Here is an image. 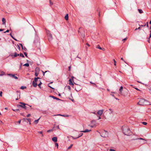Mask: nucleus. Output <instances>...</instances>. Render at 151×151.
<instances>
[{"label": "nucleus", "mask_w": 151, "mask_h": 151, "mask_svg": "<svg viewBox=\"0 0 151 151\" xmlns=\"http://www.w3.org/2000/svg\"><path fill=\"white\" fill-rule=\"evenodd\" d=\"M122 129L124 134L127 136H130L132 134L129 128L127 126L122 127Z\"/></svg>", "instance_id": "f257e3e1"}, {"label": "nucleus", "mask_w": 151, "mask_h": 151, "mask_svg": "<svg viewBox=\"0 0 151 151\" xmlns=\"http://www.w3.org/2000/svg\"><path fill=\"white\" fill-rule=\"evenodd\" d=\"M19 103L20 104H17V106L18 108H19L20 107H21L25 109H27V107L25 106V105H28L27 104L24 103L22 102H20Z\"/></svg>", "instance_id": "f03ea898"}, {"label": "nucleus", "mask_w": 151, "mask_h": 151, "mask_svg": "<svg viewBox=\"0 0 151 151\" xmlns=\"http://www.w3.org/2000/svg\"><path fill=\"white\" fill-rule=\"evenodd\" d=\"M148 101L144 99H141L137 103L138 105H143L145 104V102H148Z\"/></svg>", "instance_id": "7ed1b4c3"}, {"label": "nucleus", "mask_w": 151, "mask_h": 151, "mask_svg": "<svg viewBox=\"0 0 151 151\" xmlns=\"http://www.w3.org/2000/svg\"><path fill=\"white\" fill-rule=\"evenodd\" d=\"M46 33L49 41H50L52 40V37L50 32L48 30H47L46 31Z\"/></svg>", "instance_id": "20e7f679"}, {"label": "nucleus", "mask_w": 151, "mask_h": 151, "mask_svg": "<svg viewBox=\"0 0 151 151\" xmlns=\"http://www.w3.org/2000/svg\"><path fill=\"white\" fill-rule=\"evenodd\" d=\"M40 78L38 77H35L34 78V81H32V84L34 87H37V82L38 81V79Z\"/></svg>", "instance_id": "39448f33"}, {"label": "nucleus", "mask_w": 151, "mask_h": 151, "mask_svg": "<svg viewBox=\"0 0 151 151\" xmlns=\"http://www.w3.org/2000/svg\"><path fill=\"white\" fill-rule=\"evenodd\" d=\"M34 43L35 44V45H36V47L39 46V47H38V48L39 49L40 48L39 47L40 45V42H39V39L37 37V39L35 40L34 42Z\"/></svg>", "instance_id": "423d86ee"}, {"label": "nucleus", "mask_w": 151, "mask_h": 151, "mask_svg": "<svg viewBox=\"0 0 151 151\" xmlns=\"http://www.w3.org/2000/svg\"><path fill=\"white\" fill-rule=\"evenodd\" d=\"M108 132L107 131L104 130L101 134V136L103 137H106L108 136Z\"/></svg>", "instance_id": "0eeeda50"}, {"label": "nucleus", "mask_w": 151, "mask_h": 151, "mask_svg": "<svg viewBox=\"0 0 151 151\" xmlns=\"http://www.w3.org/2000/svg\"><path fill=\"white\" fill-rule=\"evenodd\" d=\"M8 75L10 76V77H13L15 79H17L18 78V77L17 76H15V74H8Z\"/></svg>", "instance_id": "6e6552de"}, {"label": "nucleus", "mask_w": 151, "mask_h": 151, "mask_svg": "<svg viewBox=\"0 0 151 151\" xmlns=\"http://www.w3.org/2000/svg\"><path fill=\"white\" fill-rule=\"evenodd\" d=\"M10 55L12 57H13L14 58H15L19 56V54H17V52H15L14 53V54L13 55L12 54H10Z\"/></svg>", "instance_id": "1a4fd4ad"}, {"label": "nucleus", "mask_w": 151, "mask_h": 151, "mask_svg": "<svg viewBox=\"0 0 151 151\" xmlns=\"http://www.w3.org/2000/svg\"><path fill=\"white\" fill-rule=\"evenodd\" d=\"M49 97H51V98H52L53 99H56L57 100H60V101H61L62 100L61 99H60L54 96H51V95H50L49 96Z\"/></svg>", "instance_id": "9d476101"}, {"label": "nucleus", "mask_w": 151, "mask_h": 151, "mask_svg": "<svg viewBox=\"0 0 151 151\" xmlns=\"http://www.w3.org/2000/svg\"><path fill=\"white\" fill-rule=\"evenodd\" d=\"M78 87H80V86L77 84V86L75 87V90L77 92L81 90V88H78Z\"/></svg>", "instance_id": "9b49d317"}, {"label": "nucleus", "mask_w": 151, "mask_h": 151, "mask_svg": "<svg viewBox=\"0 0 151 151\" xmlns=\"http://www.w3.org/2000/svg\"><path fill=\"white\" fill-rule=\"evenodd\" d=\"M103 112V110L102 109L101 110H100L98 111L97 112V114L100 116H101Z\"/></svg>", "instance_id": "f8f14e48"}, {"label": "nucleus", "mask_w": 151, "mask_h": 151, "mask_svg": "<svg viewBox=\"0 0 151 151\" xmlns=\"http://www.w3.org/2000/svg\"><path fill=\"white\" fill-rule=\"evenodd\" d=\"M91 131V129L88 130V129H86L85 130L80 131V132L86 133V132H90Z\"/></svg>", "instance_id": "ddd939ff"}, {"label": "nucleus", "mask_w": 151, "mask_h": 151, "mask_svg": "<svg viewBox=\"0 0 151 151\" xmlns=\"http://www.w3.org/2000/svg\"><path fill=\"white\" fill-rule=\"evenodd\" d=\"M52 140L54 142H56L57 141V138L56 137H54L52 138Z\"/></svg>", "instance_id": "4468645a"}, {"label": "nucleus", "mask_w": 151, "mask_h": 151, "mask_svg": "<svg viewBox=\"0 0 151 151\" xmlns=\"http://www.w3.org/2000/svg\"><path fill=\"white\" fill-rule=\"evenodd\" d=\"M69 84L70 85H72V86H74V84L73 83V82H72V80L71 79H69Z\"/></svg>", "instance_id": "2eb2a0df"}, {"label": "nucleus", "mask_w": 151, "mask_h": 151, "mask_svg": "<svg viewBox=\"0 0 151 151\" xmlns=\"http://www.w3.org/2000/svg\"><path fill=\"white\" fill-rule=\"evenodd\" d=\"M123 89V87L122 86H120V89H119V93H121Z\"/></svg>", "instance_id": "dca6fc26"}, {"label": "nucleus", "mask_w": 151, "mask_h": 151, "mask_svg": "<svg viewBox=\"0 0 151 151\" xmlns=\"http://www.w3.org/2000/svg\"><path fill=\"white\" fill-rule=\"evenodd\" d=\"M2 24H5L6 23V20L4 18H3L2 19Z\"/></svg>", "instance_id": "f3484780"}, {"label": "nucleus", "mask_w": 151, "mask_h": 151, "mask_svg": "<svg viewBox=\"0 0 151 151\" xmlns=\"http://www.w3.org/2000/svg\"><path fill=\"white\" fill-rule=\"evenodd\" d=\"M65 18L66 20H68V14H66Z\"/></svg>", "instance_id": "a211bd4d"}, {"label": "nucleus", "mask_w": 151, "mask_h": 151, "mask_svg": "<svg viewBox=\"0 0 151 151\" xmlns=\"http://www.w3.org/2000/svg\"><path fill=\"white\" fill-rule=\"evenodd\" d=\"M40 117L38 119H37V120H35V122L36 124H37L38 123V122H39V120L40 119Z\"/></svg>", "instance_id": "6ab92c4d"}, {"label": "nucleus", "mask_w": 151, "mask_h": 151, "mask_svg": "<svg viewBox=\"0 0 151 151\" xmlns=\"http://www.w3.org/2000/svg\"><path fill=\"white\" fill-rule=\"evenodd\" d=\"M19 56L20 57H21L23 58H24V56L23 54L22 53H20L19 54Z\"/></svg>", "instance_id": "aec40b11"}, {"label": "nucleus", "mask_w": 151, "mask_h": 151, "mask_svg": "<svg viewBox=\"0 0 151 151\" xmlns=\"http://www.w3.org/2000/svg\"><path fill=\"white\" fill-rule=\"evenodd\" d=\"M23 66H25L27 67H28L29 66V64L28 63H26L24 64Z\"/></svg>", "instance_id": "412c9836"}, {"label": "nucleus", "mask_w": 151, "mask_h": 151, "mask_svg": "<svg viewBox=\"0 0 151 151\" xmlns=\"http://www.w3.org/2000/svg\"><path fill=\"white\" fill-rule=\"evenodd\" d=\"M83 135V133H81L79 134L78 135V136L77 137V138H79L80 137H81Z\"/></svg>", "instance_id": "4be33fe9"}, {"label": "nucleus", "mask_w": 151, "mask_h": 151, "mask_svg": "<svg viewBox=\"0 0 151 151\" xmlns=\"http://www.w3.org/2000/svg\"><path fill=\"white\" fill-rule=\"evenodd\" d=\"M52 82H50V83H49L48 84V87H50V88H51L52 89H54V88H53L52 87H51L49 85L51 84V83H52Z\"/></svg>", "instance_id": "5701e85b"}, {"label": "nucleus", "mask_w": 151, "mask_h": 151, "mask_svg": "<svg viewBox=\"0 0 151 151\" xmlns=\"http://www.w3.org/2000/svg\"><path fill=\"white\" fill-rule=\"evenodd\" d=\"M39 81H40V83L37 85L40 88H41L40 86H41V85L42 84V83L41 82L40 80H39Z\"/></svg>", "instance_id": "b1692460"}, {"label": "nucleus", "mask_w": 151, "mask_h": 151, "mask_svg": "<svg viewBox=\"0 0 151 151\" xmlns=\"http://www.w3.org/2000/svg\"><path fill=\"white\" fill-rule=\"evenodd\" d=\"M26 88V86H22L20 87V89H24Z\"/></svg>", "instance_id": "393cba45"}, {"label": "nucleus", "mask_w": 151, "mask_h": 151, "mask_svg": "<svg viewBox=\"0 0 151 151\" xmlns=\"http://www.w3.org/2000/svg\"><path fill=\"white\" fill-rule=\"evenodd\" d=\"M42 74H43V76H44L45 75V73H47V72H49V71H48V70H47V71H46L45 72H44L43 71H42Z\"/></svg>", "instance_id": "a878e982"}, {"label": "nucleus", "mask_w": 151, "mask_h": 151, "mask_svg": "<svg viewBox=\"0 0 151 151\" xmlns=\"http://www.w3.org/2000/svg\"><path fill=\"white\" fill-rule=\"evenodd\" d=\"M138 10L140 14L142 13L143 12V11L141 9H138Z\"/></svg>", "instance_id": "bb28decb"}, {"label": "nucleus", "mask_w": 151, "mask_h": 151, "mask_svg": "<svg viewBox=\"0 0 151 151\" xmlns=\"http://www.w3.org/2000/svg\"><path fill=\"white\" fill-rule=\"evenodd\" d=\"M27 121H28L29 122V124H31V120H30V119H28V118H27L26 119Z\"/></svg>", "instance_id": "cd10ccee"}, {"label": "nucleus", "mask_w": 151, "mask_h": 151, "mask_svg": "<svg viewBox=\"0 0 151 151\" xmlns=\"http://www.w3.org/2000/svg\"><path fill=\"white\" fill-rule=\"evenodd\" d=\"M22 50H24L25 51H26L27 50V49L25 47H23Z\"/></svg>", "instance_id": "c85d7f7f"}, {"label": "nucleus", "mask_w": 151, "mask_h": 151, "mask_svg": "<svg viewBox=\"0 0 151 151\" xmlns=\"http://www.w3.org/2000/svg\"><path fill=\"white\" fill-rule=\"evenodd\" d=\"M148 89L149 92L151 94V88L150 87L149 88H148Z\"/></svg>", "instance_id": "c756f323"}, {"label": "nucleus", "mask_w": 151, "mask_h": 151, "mask_svg": "<svg viewBox=\"0 0 151 151\" xmlns=\"http://www.w3.org/2000/svg\"><path fill=\"white\" fill-rule=\"evenodd\" d=\"M24 55H25V56L27 57V58L28 57V56H27V52H24Z\"/></svg>", "instance_id": "7c9ffc66"}, {"label": "nucleus", "mask_w": 151, "mask_h": 151, "mask_svg": "<svg viewBox=\"0 0 151 151\" xmlns=\"http://www.w3.org/2000/svg\"><path fill=\"white\" fill-rule=\"evenodd\" d=\"M109 111H111V112L110 113V114H112L113 112V110H112V109H109Z\"/></svg>", "instance_id": "2f4dec72"}, {"label": "nucleus", "mask_w": 151, "mask_h": 151, "mask_svg": "<svg viewBox=\"0 0 151 151\" xmlns=\"http://www.w3.org/2000/svg\"><path fill=\"white\" fill-rule=\"evenodd\" d=\"M73 146V145L71 144L70 145V146L68 148V149H70L71 148V147Z\"/></svg>", "instance_id": "473e14b6"}, {"label": "nucleus", "mask_w": 151, "mask_h": 151, "mask_svg": "<svg viewBox=\"0 0 151 151\" xmlns=\"http://www.w3.org/2000/svg\"><path fill=\"white\" fill-rule=\"evenodd\" d=\"M4 75V72H2L1 74H0V76H2Z\"/></svg>", "instance_id": "72a5a7b5"}, {"label": "nucleus", "mask_w": 151, "mask_h": 151, "mask_svg": "<svg viewBox=\"0 0 151 151\" xmlns=\"http://www.w3.org/2000/svg\"><path fill=\"white\" fill-rule=\"evenodd\" d=\"M12 110L14 111L15 112H16V111H19V109H12Z\"/></svg>", "instance_id": "f704fd0d"}, {"label": "nucleus", "mask_w": 151, "mask_h": 151, "mask_svg": "<svg viewBox=\"0 0 151 151\" xmlns=\"http://www.w3.org/2000/svg\"><path fill=\"white\" fill-rule=\"evenodd\" d=\"M62 116H64V117H68L69 116V115H62Z\"/></svg>", "instance_id": "c9c22d12"}, {"label": "nucleus", "mask_w": 151, "mask_h": 151, "mask_svg": "<svg viewBox=\"0 0 151 151\" xmlns=\"http://www.w3.org/2000/svg\"><path fill=\"white\" fill-rule=\"evenodd\" d=\"M97 48L100 50H101L102 49V48L101 47H100L99 45H98Z\"/></svg>", "instance_id": "e433bc0d"}, {"label": "nucleus", "mask_w": 151, "mask_h": 151, "mask_svg": "<svg viewBox=\"0 0 151 151\" xmlns=\"http://www.w3.org/2000/svg\"><path fill=\"white\" fill-rule=\"evenodd\" d=\"M142 123L144 125H146L147 124V123L145 122H143Z\"/></svg>", "instance_id": "4c0bfd02"}, {"label": "nucleus", "mask_w": 151, "mask_h": 151, "mask_svg": "<svg viewBox=\"0 0 151 151\" xmlns=\"http://www.w3.org/2000/svg\"><path fill=\"white\" fill-rule=\"evenodd\" d=\"M66 87L68 89H69V90H70V86H66Z\"/></svg>", "instance_id": "58836bf2"}, {"label": "nucleus", "mask_w": 151, "mask_h": 151, "mask_svg": "<svg viewBox=\"0 0 151 151\" xmlns=\"http://www.w3.org/2000/svg\"><path fill=\"white\" fill-rule=\"evenodd\" d=\"M38 73H37L36 72L35 74V76L36 77H37L38 76Z\"/></svg>", "instance_id": "ea45409f"}, {"label": "nucleus", "mask_w": 151, "mask_h": 151, "mask_svg": "<svg viewBox=\"0 0 151 151\" xmlns=\"http://www.w3.org/2000/svg\"><path fill=\"white\" fill-rule=\"evenodd\" d=\"M55 145L57 147V148H58V145L57 143H55Z\"/></svg>", "instance_id": "a19ab883"}, {"label": "nucleus", "mask_w": 151, "mask_h": 151, "mask_svg": "<svg viewBox=\"0 0 151 151\" xmlns=\"http://www.w3.org/2000/svg\"><path fill=\"white\" fill-rule=\"evenodd\" d=\"M9 35L10 36H11V37L13 38H14V37L12 35V33H10L9 34Z\"/></svg>", "instance_id": "79ce46f5"}, {"label": "nucleus", "mask_w": 151, "mask_h": 151, "mask_svg": "<svg viewBox=\"0 0 151 151\" xmlns=\"http://www.w3.org/2000/svg\"><path fill=\"white\" fill-rule=\"evenodd\" d=\"M113 60H114V65H116V60H115V59H114Z\"/></svg>", "instance_id": "37998d69"}, {"label": "nucleus", "mask_w": 151, "mask_h": 151, "mask_svg": "<svg viewBox=\"0 0 151 151\" xmlns=\"http://www.w3.org/2000/svg\"><path fill=\"white\" fill-rule=\"evenodd\" d=\"M9 32V29H7L6 31L4 32V33H6V32Z\"/></svg>", "instance_id": "c03bdc74"}, {"label": "nucleus", "mask_w": 151, "mask_h": 151, "mask_svg": "<svg viewBox=\"0 0 151 151\" xmlns=\"http://www.w3.org/2000/svg\"><path fill=\"white\" fill-rule=\"evenodd\" d=\"M19 45L21 46L22 48H23V45L21 43H19Z\"/></svg>", "instance_id": "a18cd8bd"}, {"label": "nucleus", "mask_w": 151, "mask_h": 151, "mask_svg": "<svg viewBox=\"0 0 151 151\" xmlns=\"http://www.w3.org/2000/svg\"><path fill=\"white\" fill-rule=\"evenodd\" d=\"M127 39V38H125L122 40V41L124 42Z\"/></svg>", "instance_id": "49530a36"}, {"label": "nucleus", "mask_w": 151, "mask_h": 151, "mask_svg": "<svg viewBox=\"0 0 151 151\" xmlns=\"http://www.w3.org/2000/svg\"><path fill=\"white\" fill-rule=\"evenodd\" d=\"M146 26H147V27H149L148 23V22H147L146 23Z\"/></svg>", "instance_id": "de8ad7c7"}, {"label": "nucleus", "mask_w": 151, "mask_h": 151, "mask_svg": "<svg viewBox=\"0 0 151 151\" xmlns=\"http://www.w3.org/2000/svg\"><path fill=\"white\" fill-rule=\"evenodd\" d=\"M109 151H115V150L113 149H110Z\"/></svg>", "instance_id": "09e8293b"}, {"label": "nucleus", "mask_w": 151, "mask_h": 151, "mask_svg": "<svg viewBox=\"0 0 151 151\" xmlns=\"http://www.w3.org/2000/svg\"><path fill=\"white\" fill-rule=\"evenodd\" d=\"M52 129H49V130H48L47 131V132H51V131H52Z\"/></svg>", "instance_id": "8fccbe9b"}, {"label": "nucleus", "mask_w": 151, "mask_h": 151, "mask_svg": "<svg viewBox=\"0 0 151 151\" xmlns=\"http://www.w3.org/2000/svg\"><path fill=\"white\" fill-rule=\"evenodd\" d=\"M2 91H1V92H0V96H2Z\"/></svg>", "instance_id": "3c124183"}, {"label": "nucleus", "mask_w": 151, "mask_h": 151, "mask_svg": "<svg viewBox=\"0 0 151 151\" xmlns=\"http://www.w3.org/2000/svg\"><path fill=\"white\" fill-rule=\"evenodd\" d=\"M91 127H96L95 125H91L90 126Z\"/></svg>", "instance_id": "603ef678"}, {"label": "nucleus", "mask_w": 151, "mask_h": 151, "mask_svg": "<svg viewBox=\"0 0 151 151\" xmlns=\"http://www.w3.org/2000/svg\"><path fill=\"white\" fill-rule=\"evenodd\" d=\"M38 133H39L41 134H42V131H39L38 132Z\"/></svg>", "instance_id": "864d4df0"}, {"label": "nucleus", "mask_w": 151, "mask_h": 151, "mask_svg": "<svg viewBox=\"0 0 151 151\" xmlns=\"http://www.w3.org/2000/svg\"><path fill=\"white\" fill-rule=\"evenodd\" d=\"M50 4L51 5H52V4H53V3H52L50 0Z\"/></svg>", "instance_id": "5fc2aeb1"}, {"label": "nucleus", "mask_w": 151, "mask_h": 151, "mask_svg": "<svg viewBox=\"0 0 151 151\" xmlns=\"http://www.w3.org/2000/svg\"><path fill=\"white\" fill-rule=\"evenodd\" d=\"M30 116V114H29L27 115V117H29Z\"/></svg>", "instance_id": "6e6d98bb"}, {"label": "nucleus", "mask_w": 151, "mask_h": 151, "mask_svg": "<svg viewBox=\"0 0 151 151\" xmlns=\"http://www.w3.org/2000/svg\"><path fill=\"white\" fill-rule=\"evenodd\" d=\"M137 82H138V83H141V84H144V83H142V82H141V81H137Z\"/></svg>", "instance_id": "4d7b16f0"}, {"label": "nucleus", "mask_w": 151, "mask_h": 151, "mask_svg": "<svg viewBox=\"0 0 151 151\" xmlns=\"http://www.w3.org/2000/svg\"><path fill=\"white\" fill-rule=\"evenodd\" d=\"M140 29V27H139L138 28H136L135 29V30H136L137 29Z\"/></svg>", "instance_id": "13d9d810"}, {"label": "nucleus", "mask_w": 151, "mask_h": 151, "mask_svg": "<svg viewBox=\"0 0 151 151\" xmlns=\"http://www.w3.org/2000/svg\"><path fill=\"white\" fill-rule=\"evenodd\" d=\"M90 83H91L92 84H94V85L95 84V83L92 82V81H90Z\"/></svg>", "instance_id": "bf43d9fd"}, {"label": "nucleus", "mask_w": 151, "mask_h": 151, "mask_svg": "<svg viewBox=\"0 0 151 151\" xmlns=\"http://www.w3.org/2000/svg\"><path fill=\"white\" fill-rule=\"evenodd\" d=\"M150 35L149 38H150V37H151V30H150Z\"/></svg>", "instance_id": "052dcab7"}, {"label": "nucleus", "mask_w": 151, "mask_h": 151, "mask_svg": "<svg viewBox=\"0 0 151 151\" xmlns=\"http://www.w3.org/2000/svg\"><path fill=\"white\" fill-rule=\"evenodd\" d=\"M56 128L58 129H59L60 128H59V125H57L56 126Z\"/></svg>", "instance_id": "680f3d73"}, {"label": "nucleus", "mask_w": 151, "mask_h": 151, "mask_svg": "<svg viewBox=\"0 0 151 151\" xmlns=\"http://www.w3.org/2000/svg\"><path fill=\"white\" fill-rule=\"evenodd\" d=\"M4 30V29H0V32Z\"/></svg>", "instance_id": "e2e57ef3"}, {"label": "nucleus", "mask_w": 151, "mask_h": 151, "mask_svg": "<svg viewBox=\"0 0 151 151\" xmlns=\"http://www.w3.org/2000/svg\"><path fill=\"white\" fill-rule=\"evenodd\" d=\"M22 65V63H20V69L21 68Z\"/></svg>", "instance_id": "0e129e2a"}, {"label": "nucleus", "mask_w": 151, "mask_h": 151, "mask_svg": "<svg viewBox=\"0 0 151 151\" xmlns=\"http://www.w3.org/2000/svg\"><path fill=\"white\" fill-rule=\"evenodd\" d=\"M21 120H19L18 122L19 124H20L21 123Z\"/></svg>", "instance_id": "69168bd1"}, {"label": "nucleus", "mask_w": 151, "mask_h": 151, "mask_svg": "<svg viewBox=\"0 0 151 151\" xmlns=\"http://www.w3.org/2000/svg\"><path fill=\"white\" fill-rule=\"evenodd\" d=\"M70 99L73 102H75L74 100L73 99Z\"/></svg>", "instance_id": "338daca9"}, {"label": "nucleus", "mask_w": 151, "mask_h": 151, "mask_svg": "<svg viewBox=\"0 0 151 151\" xmlns=\"http://www.w3.org/2000/svg\"><path fill=\"white\" fill-rule=\"evenodd\" d=\"M136 90L138 91H140L138 88H134Z\"/></svg>", "instance_id": "774afa93"}]
</instances>
